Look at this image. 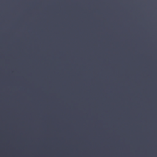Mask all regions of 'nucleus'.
I'll return each instance as SVG.
<instances>
[{
    "instance_id": "1",
    "label": "nucleus",
    "mask_w": 157,
    "mask_h": 157,
    "mask_svg": "<svg viewBox=\"0 0 157 157\" xmlns=\"http://www.w3.org/2000/svg\"><path fill=\"white\" fill-rule=\"evenodd\" d=\"M37 10H39V0H37Z\"/></svg>"
},
{
    "instance_id": "2",
    "label": "nucleus",
    "mask_w": 157,
    "mask_h": 157,
    "mask_svg": "<svg viewBox=\"0 0 157 157\" xmlns=\"http://www.w3.org/2000/svg\"><path fill=\"white\" fill-rule=\"evenodd\" d=\"M37 9H39V0H37Z\"/></svg>"
}]
</instances>
